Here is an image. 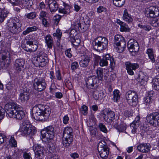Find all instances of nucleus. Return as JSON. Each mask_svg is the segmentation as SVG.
I'll use <instances>...</instances> for the list:
<instances>
[{
    "instance_id": "1",
    "label": "nucleus",
    "mask_w": 159,
    "mask_h": 159,
    "mask_svg": "<svg viewBox=\"0 0 159 159\" xmlns=\"http://www.w3.org/2000/svg\"><path fill=\"white\" fill-rule=\"evenodd\" d=\"M32 111L34 119L40 121H45L47 120L51 112V109L48 106L41 104L34 106Z\"/></svg>"
},
{
    "instance_id": "2",
    "label": "nucleus",
    "mask_w": 159,
    "mask_h": 159,
    "mask_svg": "<svg viewBox=\"0 0 159 159\" xmlns=\"http://www.w3.org/2000/svg\"><path fill=\"white\" fill-rule=\"evenodd\" d=\"M21 107L17 104H7L5 106L6 116L10 118L21 120L24 117L25 114Z\"/></svg>"
},
{
    "instance_id": "3",
    "label": "nucleus",
    "mask_w": 159,
    "mask_h": 159,
    "mask_svg": "<svg viewBox=\"0 0 159 159\" xmlns=\"http://www.w3.org/2000/svg\"><path fill=\"white\" fill-rule=\"evenodd\" d=\"M7 24L9 30L13 34H17L21 30V22L16 17L9 19Z\"/></svg>"
},
{
    "instance_id": "4",
    "label": "nucleus",
    "mask_w": 159,
    "mask_h": 159,
    "mask_svg": "<svg viewBox=\"0 0 159 159\" xmlns=\"http://www.w3.org/2000/svg\"><path fill=\"white\" fill-rule=\"evenodd\" d=\"M93 44L94 49L100 52L107 48L108 41L106 37L99 36L94 39Z\"/></svg>"
},
{
    "instance_id": "5",
    "label": "nucleus",
    "mask_w": 159,
    "mask_h": 159,
    "mask_svg": "<svg viewBox=\"0 0 159 159\" xmlns=\"http://www.w3.org/2000/svg\"><path fill=\"white\" fill-rule=\"evenodd\" d=\"M33 61L36 66L43 67L46 65L48 60L46 54L41 53L39 55L34 57Z\"/></svg>"
},
{
    "instance_id": "6",
    "label": "nucleus",
    "mask_w": 159,
    "mask_h": 159,
    "mask_svg": "<svg viewBox=\"0 0 159 159\" xmlns=\"http://www.w3.org/2000/svg\"><path fill=\"white\" fill-rule=\"evenodd\" d=\"M125 97L127 102L130 106H135L137 105L138 101L137 93L134 90H129L126 93Z\"/></svg>"
},
{
    "instance_id": "7",
    "label": "nucleus",
    "mask_w": 159,
    "mask_h": 159,
    "mask_svg": "<svg viewBox=\"0 0 159 159\" xmlns=\"http://www.w3.org/2000/svg\"><path fill=\"white\" fill-rule=\"evenodd\" d=\"M33 86L35 90L39 92H41L45 89L47 84L43 78L38 77L34 79Z\"/></svg>"
},
{
    "instance_id": "8",
    "label": "nucleus",
    "mask_w": 159,
    "mask_h": 159,
    "mask_svg": "<svg viewBox=\"0 0 159 159\" xmlns=\"http://www.w3.org/2000/svg\"><path fill=\"white\" fill-rule=\"evenodd\" d=\"M41 134L43 139H46L48 141L52 140L54 135V128L52 126L45 128L41 132Z\"/></svg>"
},
{
    "instance_id": "9",
    "label": "nucleus",
    "mask_w": 159,
    "mask_h": 159,
    "mask_svg": "<svg viewBox=\"0 0 159 159\" xmlns=\"http://www.w3.org/2000/svg\"><path fill=\"white\" fill-rule=\"evenodd\" d=\"M114 43L116 46L119 52H123L126 46V43L124 38L121 35H116L114 38Z\"/></svg>"
},
{
    "instance_id": "10",
    "label": "nucleus",
    "mask_w": 159,
    "mask_h": 159,
    "mask_svg": "<svg viewBox=\"0 0 159 159\" xmlns=\"http://www.w3.org/2000/svg\"><path fill=\"white\" fill-rule=\"evenodd\" d=\"M147 122L153 126H159V112H155L147 115L146 117Z\"/></svg>"
},
{
    "instance_id": "11",
    "label": "nucleus",
    "mask_w": 159,
    "mask_h": 159,
    "mask_svg": "<svg viewBox=\"0 0 159 159\" xmlns=\"http://www.w3.org/2000/svg\"><path fill=\"white\" fill-rule=\"evenodd\" d=\"M33 149L35 159H43L44 150L43 147L39 144H35L33 146Z\"/></svg>"
},
{
    "instance_id": "12",
    "label": "nucleus",
    "mask_w": 159,
    "mask_h": 159,
    "mask_svg": "<svg viewBox=\"0 0 159 159\" xmlns=\"http://www.w3.org/2000/svg\"><path fill=\"white\" fill-rule=\"evenodd\" d=\"M108 62H110V65L112 67L115 66V63L114 59L111 57L109 54H107L103 57L102 59H100L99 65L101 66H107Z\"/></svg>"
},
{
    "instance_id": "13",
    "label": "nucleus",
    "mask_w": 159,
    "mask_h": 159,
    "mask_svg": "<svg viewBox=\"0 0 159 159\" xmlns=\"http://www.w3.org/2000/svg\"><path fill=\"white\" fill-rule=\"evenodd\" d=\"M147 16L150 18H155L159 15V7L151 6L146 10Z\"/></svg>"
},
{
    "instance_id": "14",
    "label": "nucleus",
    "mask_w": 159,
    "mask_h": 159,
    "mask_svg": "<svg viewBox=\"0 0 159 159\" xmlns=\"http://www.w3.org/2000/svg\"><path fill=\"white\" fill-rule=\"evenodd\" d=\"M102 116L105 121L111 123L115 119V113L113 111L107 109L103 112Z\"/></svg>"
},
{
    "instance_id": "15",
    "label": "nucleus",
    "mask_w": 159,
    "mask_h": 159,
    "mask_svg": "<svg viewBox=\"0 0 159 159\" xmlns=\"http://www.w3.org/2000/svg\"><path fill=\"white\" fill-rule=\"evenodd\" d=\"M125 65L127 73L129 75H133L134 74L133 71L135 70L139 67V65L138 63H132L129 61L125 62Z\"/></svg>"
},
{
    "instance_id": "16",
    "label": "nucleus",
    "mask_w": 159,
    "mask_h": 159,
    "mask_svg": "<svg viewBox=\"0 0 159 159\" xmlns=\"http://www.w3.org/2000/svg\"><path fill=\"white\" fill-rule=\"evenodd\" d=\"M0 56L2 57V63L3 66H5L6 64L9 65L11 59L10 52L7 50L2 51L0 53Z\"/></svg>"
},
{
    "instance_id": "17",
    "label": "nucleus",
    "mask_w": 159,
    "mask_h": 159,
    "mask_svg": "<svg viewBox=\"0 0 159 159\" xmlns=\"http://www.w3.org/2000/svg\"><path fill=\"white\" fill-rule=\"evenodd\" d=\"M127 46L130 52H138L139 48L138 43L133 39H131L129 41Z\"/></svg>"
},
{
    "instance_id": "18",
    "label": "nucleus",
    "mask_w": 159,
    "mask_h": 159,
    "mask_svg": "<svg viewBox=\"0 0 159 159\" xmlns=\"http://www.w3.org/2000/svg\"><path fill=\"white\" fill-rule=\"evenodd\" d=\"M20 131L25 134H29L32 132V129L30 123L28 121H25L22 123L20 129Z\"/></svg>"
},
{
    "instance_id": "19",
    "label": "nucleus",
    "mask_w": 159,
    "mask_h": 159,
    "mask_svg": "<svg viewBox=\"0 0 159 159\" xmlns=\"http://www.w3.org/2000/svg\"><path fill=\"white\" fill-rule=\"evenodd\" d=\"M97 79L95 75L91 76L85 79L86 84L88 88L93 89L97 82Z\"/></svg>"
},
{
    "instance_id": "20",
    "label": "nucleus",
    "mask_w": 159,
    "mask_h": 159,
    "mask_svg": "<svg viewBox=\"0 0 159 159\" xmlns=\"http://www.w3.org/2000/svg\"><path fill=\"white\" fill-rule=\"evenodd\" d=\"M25 64V61L23 59H17L15 61L14 66L16 70L19 71L23 69Z\"/></svg>"
},
{
    "instance_id": "21",
    "label": "nucleus",
    "mask_w": 159,
    "mask_h": 159,
    "mask_svg": "<svg viewBox=\"0 0 159 159\" xmlns=\"http://www.w3.org/2000/svg\"><path fill=\"white\" fill-rule=\"evenodd\" d=\"M151 146L149 144L141 143L138 146L137 149L139 152L143 153H147L150 150Z\"/></svg>"
},
{
    "instance_id": "22",
    "label": "nucleus",
    "mask_w": 159,
    "mask_h": 159,
    "mask_svg": "<svg viewBox=\"0 0 159 159\" xmlns=\"http://www.w3.org/2000/svg\"><path fill=\"white\" fill-rule=\"evenodd\" d=\"M63 137L73 139V133L72 128L69 127H65L63 132Z\"/></svg>"
},
{
    "instance_id": "23",
    "label": "nucleus",
    "mask_w": 159,
    "mask_h": 159,
    "mask_svg": "<svg viewBox=\"0 0 159 159\" xmlns=\"http://www.w3.org/2000/svg\"><path fill=\"white\" fill-rule=\"evenodd\" d=\"M24 49L27 52H34L38 48V44H27L26 43L25 47H23Z\"/></svg>"
},
{
    "instance_id": "24",
    "label": "nucleus",
    "mask_w": 159,
    "mask_h": 159,
    "mask_svg": "<svg viewBox=\"0 0 159 159\" xmlns=\"http://www.w3.org/2000/svg\"><path fill=\"white\" fill-rule=\"evenodd\" d=\"M140 117L138 116L136 117L134 121L130 124V126L132 129V133L134 134L136 130L139 125Z\"/></svg>"
},
{
    "instance_id": "25",
    "label": "nucleus",
    "mask_w": 159,
    "mask_h": 159,
    "mask_svg": "<svg viewBox=\"0 0 159 159\" xmlns=\"http://www.w3.org/2000/svg\"><path fill=\"white\" fill-rule=\"evenodd\" d=\"M48 3V6L51 12H55L57 10L59 7V5L56 1L54 0H49Z\"/></svg>"
},
{
    "instance_id": "26",
    "label": "nucleus",
    "mask_w": 159,
    "mask_h": 159,
    "mask_svg": "<svg viewBox=\"0 0 159 159\" xmlns=\"http://www.w3.org/2000/svg\"><path fill=\"white\" fill-rule=\"evenodd\" d=\"M90 57L88 56H84V58L82 59L79 62L80 67L83 68H86L88 65L89 62L90 61Z\"/></svg>"
},
{
    "instance_id": "27",
    "label": "nucleus",
    "mask_w": 159,
    "mask_h": 159,
    "mask_svg": "<svg viewBox=\"0 0 159 159\" xmlns=\"http://www.w3.org/2000/svg\"><path fill=\"white\" fill-rule=\"evenodd\" d=\"M112 125L113 127L116 128L119 132H123L126 130L127 128L126 124L124 123L118 125L116 122H114Z\"/></svg>"
},
{
    "instance_id": "28",
    "label": "nucleus",
    "mask_w": 159,
    "mask_h": 159,
    "mask_svg": "<svg viewBox=\"0 0 159 159\" xmlns=\"http://www.w3.org/2000/svg\"><path fill=\"white\" fill-rule=\"evenodd\" d=\"M139 81L142 85H145L147 84L148 80V76L143 72H140L139 75Z\"/></svg>"
},
{
    "instance_id": "29",
    "label": "nucleus",
    "mask_w": 159,
    "mask_h": 159,
    "mask_svg": "<svg viewBox=\"0 0 159 159\" xmlns=\"http://www.w3.org/2000/svg\"><path fill=\"white\" fill-rule=\"evenodd\" d=\"M100 157L103 159L107 158L109 153V150L108 147H105L103 149L98 151Z\"/></svg>"
},
{
    "instance_id": "30",
    "label": "nucleus",
    "mask_w": 159,
    "mask_h": 159,
    "mask_svg": "<svg viewBox=\"0 0 159 159\" xmlns=\"http://www.w3.org/2000/svg\"><path fill=\"white\" fill-rule=\"evenodd\" d=\"M28 36L29 37V39L26 41V43L38 44V38L34 34H31L28 35Z\"/></svg>"
},
{
    "instance_id": "31",
    "label": "nucleus",
    "mask_w": 159,
    "mask_h": 159,
    "mask_svg": "<svg viewBox=\"0 0 159 159\" xmlns=\"http://www.w3.org/2000/svg\"><path fill=\"white\" fill-rule=\"evenodd\" d=\"M123 19L125 21L130 23L133 21V19L130 15L128 13L127 9L124 10L122 17Z\"/></svg>"
},
{
    "instance_id": "32",
    "label": "nucleus",
    "mask_w": 159,
    "mask_h": 159,
    "mask_svg": "<svg viewBox=\"0 0 159 159\" xmlns=\"http://www.w3.org/2000/svg\"><path fill=\"white\" fill-rule=\"evenodd\" d=\"M29 99V93L26 92H24L20 94L19 99L22 102L27 101Z\"/></svg>"
},
{
    "instance_id": "33",
    "label": "nucleus",
    "mask_w": 159,
    "mask_h": 159,
    "mask_svg": "<svg viewBox=\"0 0 159 159\" xmlns=\"http://www.w3.org/2000/svg\"><path fill=\"white\" fill-rule=\"evenodd\" d=\"M45 40L48 48H52L53 45V40L52 37L50 35H48L45 37Z\"/></svg>"
},
{
    "instance_id": "34",
    "label": "nucleus",
    "mask_w": 159,
    "mask_h": 159,
    "mask_svg": "<svg viewBox=\"0 0 159 159\" xmlns=\"http://www.w3.org/2000/svg\"><path fill=\"white\" fill-rule=\"evenodd\" d=\"M73 141V139L66 138L63 137L62 143L64 147H68Z\"/></svg>"
},
{
    "instance_id": "35",
    "label": "nucleus",
    "mask_w": 159,
    "mask_h": 159,
    "mask_svg": "<svg viewBox=\"0 0 159 159\" xmlns=\"http://www.w3.org/2000/svg\"><path fill=\"white\" fill-rule=\"evenodd\" d=\"M38 29V28L36 26L29 27L23 32V34L24 35H25L29 33L36 31Z\"/></svg>"
},
{
    "instance_id": "36",
    "label": "nucleus",
    "mask_w": 159,
    "mask_h": 159,
    "mask_svg": "<svg viewBox=\"0 0 159 159\" xmlns=\"http://www.w3.org/2000/svg\"><path fill=\"white\" fill-rule=\"evenodd\" d=\"M64 4L66 8H59L58 11L60 13L66 14L69 13L70 7L68 5L64 3Z\"/></svg>"
},
{
    "instance_id": "37",
    "label": "nucleus",
    "mask_w": 159,
    "mask_h": 159,
    "mask_svg": "<svg viewBox=\"0 0 159 159\" xmlns=\"http://www.w3.org/2000/svg\"><path fill=\"white\" fill-rule=\"evenodd\" d=\"M147 53L149 59L152 62H154L155 61V59L154 58L153 50L151 48L148 49L147 51Z\"/></svg>"
},
{
    "instance_id": "38",
    "label": "nucleus",
    "mask_w": 159,
    "mask_h": 159,
    "mask_svg": "<svg viewBox=\"0 0 159 159\" xmlns=\"http://www.w3.org/2000/svg\"><path fill=\"white\" fill-rule=\"evenodd\" d=\"M70 40L74 45L75 46H78L81 42L79 38L74 37L70 38Z\"/></svg>"
},
{
    "instance_id": "39",
    "label": "nucleus",
    "mask_w": 159,
    "mask_h": 159,
    "mask_svg": "<svg viewBox=\"0 0 159 159\" xmlns=\"http://www.w3.org/2000/svg\"><path fill=\"white\" fill-rule=\"evenodd\" d=\"M113 2L114 5L116 6L120 7L125 4V0H113Z\"/></svg>"
},
{
    "instance_id": "40",
    "label": "nucleus",
    "mask_w": 159,
    "mask_h": 159,
    "mask_svg": "<svg viewBox=\"0 0 159 159\" xmlns=\"http://www.w3.org/2000/svg\"><path fill=\"white\" fill-rule=\"evenodd\" d=\"M120 92L118 90H115L113 91V100L114 102H118L119 101L120 96Z\"/></svg>"
},
{
    "instance_id": "41",
    "label": "nucleus",
    "mask_w": 159,
    "mask_h": 159,
    "mask_svg": "<svg viewBox=\"0 0 159 159\" xmlns=\"http://www.w3.org/2000/svg\"><path fill=\"white\" fill-rule=\"evenodd\" d=\"M103 69L101 67L98 68L96 70L97 77L100 80H102L103 77Z\"/></svg>"
},
{
    "instance_id": "42",
    "label": "nucleus",
    "mask_w": 159,
    "mask_h": 159,
    "mask_svg": "<svg viewBox=\"0 0 159 159\" xmlns=\"http://www.w3.org/2000/svg\"><path fill=\"white\" fill-rule=\"evenodd\" d=\"M0 14V23H2L7 16L8 13L5 10L1 11Z\"/></svg>"
},
{
    "instance_id": "43",
    "label": "nucleus",
    "mask_w": 159,
    "mask_h": 159,
    "mask_svg": "<svg viewBox=\"0 0 159 159\" xmlns=\"http://www.w3.org/2000/svg\"><path fill=\"white\" fill-rule=\"evenodd\" d=\"M152 85L154 89L156 90H159V79H153L152 80Z\"/></svg>"
},
{
    "instance_id": "44",
    "label": "nucleus",
    "mask_w": 159,
    "mask_h": 159,
    "mask_svg": "<svg viewBox=\"0 0 159 159\" xmlns=\"http://www.w3.org/2000/svg\"><path fill=\"white\" fill-rule=\"evenodd\" d=\"M120 26V30L121 32H129L130 30V29L128 25L125 23L122 24Z\"/></svg>"
},
{
    "instance_id": "45",
    "label": "nucleus",
    "mask_w": 159,
    "mask_h": 159,
    "mask_svg": "<svg viewBox=\"0 0 159 159\" xmlns=\"http://www.w3.org/2000/svg\"><path fill=\"white\" fill-rule=\"evenodd\" d=\"M106 142L103 140H101L100 141L98 145V151L101 149H103L105 147H107V146L106 145Z\"/></svg>"
},
{
    "instance_id": "46",
    "label": "nucleus",
    "mask_w": 159,
    "mask_h": 159,
    "mask_svg": "<svg viewBox=\"0 0 159 159\" xmlns=\"http://www.w3.org/2000/svg\"><path fill=\"white\" fill-rule=\"evenodd\" d=\"M107 9L102 6H99L97 9V12L98 14L107 13Z\"/></svg>"
},
{
    "instance_id": "47",
    "label": "nucleus",
    "mask_w": 159,
    "mask_h": 159,
    "mask_svg": "<svg viewBox=\"0 0 159 159\" xmlns=\"http://www.w3.org/2000/svg\"><path fill=\"white\" fill-rule=\"evenodd\" d=\"M25 16L28 19L33 20L36 18L37 13L35 12H32L25 14Z\"/></svg>"
},
{
    "instance_id": "48",
    "label": "nucleus",
    "mask_w": 159,
    "mask_h": 159,
    "mask_svg": "<svg viewBox=\"0 0 159 159\" xmlns=\"http://www.w3.org/2000/svg\"><path fill=\"white\" fill-rule=\"evenodd\" d=\"M98 127L101 131L105 133H107V130L106 127L102 123H99L98 124Z\"/></svg>"
},
{
    "instance_id": "49",
    "label": "nucleus",
    "mask_w": 159,
    "mask_h": 159,
    "mask_svg": "<svg viewBox=\"0 0 159 159\" xmlns=\"http://www.w3.org/2000/svg\"><path fill=\"white\" fill-rule=\"evenodd\" d=\"M49 89L50 92L52 94H55V93L58 91L59 90V89L56 87L54 84H51Z\"/></svg>"
},
{
    "instance_id": "50",
    "label": "nucleus",
    "mask_w": 159,
    "mask_h": 159,
    "mask_svg": "<svg viewBox=\"0 0 159 159\" xmlns=\"http://www.w3.org/2000/svg\"><path fill=\"white\" fill-rule=\"evenodd\" d=\"M150 24L154 27H159V18H154L152 20Z\"/></svg>"
},
{
    "instance_id": "51",
    "label": "nucleus",
    "mask_w": 159,
    "mask_h": 159,
    "mask_svg": "<svg viewBox=\"0 0 159 159\" xmlns=\"http://www.w3.org/2000/svg\"><path fill=\"white\" fill-rule=\"evenodd\" d=\"M138 26L146 31H149L151 29V27L150 25H147L139 24Z\"/></svg>"
},
{
    "instance_id": "52",
    "label": "nucleus",
    "mask_w": 159,
    "mask_h": 159,
    "mask_svg": "<svg viewBox=\"0 0 159 159\" xmlns=\"http://www.w3.org/2000/svg\"><path fill=\"white\" fill-rule=\"evenodd\" d=\"M95 96L96 97L95 99L97 100H101L105 97V95L103 92H101L100 93L97 92Z\"/></svg>"
},
{
    "instance_id": "53",
    "label": "nucleus",
    "mask_w": 159,
    "mask_h": 159,
    "mask_svg": "<svg viewBox=\"0 0 159 159\" xmlns=\"http://www.w3.org/2000/svg\"><path fill=\"white\" fill-rule=\"evenodd\" d=\"M15 84L13 81L9 82L6 85V89L8 90H12L15 87Z\"/></svg>"
},
{
    "instance_id": "54",
    "label": "nucleus",
    "mask_w": 159,
    "mask_h": 159,
    "mask_svg": "<svg viewBox=\"0 0 159 159\" xmlns=\"http://www.w3.org/2000/svg\"><path fill=\"white\" fill-rule=\"evenodd\" d=\"M144 103L146 105H150L152 102V99L150 96H147L144 98Z\"/></svg>"
},
{
    "instance_id": "55",
    "label": "nucleus",
    "mask_w": 159,
    "mask_h": 159,
    "mask_svg": "<svg viewBox=\"0 0 159 159\" xmlns=\"http://www.w3.org/2000/svg\"><path fill=\"white\" fill-rule=\"evenodd\" d=\"M22 4L24 5L26 7H31L32 4V1L29 0H22Z\"/></svg>"
},
{
    "instance_id": "56",
    "label": "nucleus",
    "mask_w": 159,
    "mask_h": 159,
    "mask_svg": "<svg viewBox=\"0 0 159 159\" xmlns=\"http://www.w3.org/2000/svg\"><path fill=\"white\" fill-rule=\"evenodd\" d=\"M80 111L83 115H86L88 113V107L85 105H83L80 109Z\"/></svg>"
},
{
    "instance_id": "57",
    "label": "nucleus",
    "mask_w": 159,
    "mask_h": 159,
    "mask_svg": "<svg viewBox=\"0 0 159 159\" xmlns=\"http://www.w3.org/2000/svg\"><path fill=\"white\" fill-rule=\"evenodd\" d=\"M73 25L75 29H79L80 28H81L80 22L79 20H77V21H75L73 24Z\"/></svg>"
},
{
    "instance_id": "58",
    "label": "nucleus",
    "mask_w": 159,
    "mask_h": 159,
    "mask_svg": "<svg viewBox=\"0 0 159 159\" xmlns=\"http://www.w3.org/2000/svg\"><path fill=\"white\" fill-rule=\"evenodd\" d=\"M61 35L62 33L59 29L57 30L56 33H54L53 34V36L57 37L58 39L61 38Z\"/></svg>"
},
{
    "instance_id": "59",
    "label": "nucleus",
    "mask_w": 159,
    "mask_h": 159,
    "mask_svg": "<svg viewBox=\"0 0 159 159\" xmlns=\"http://www.w3.org/2000/svg\"><path fill=\"white\" fill-rule=\"evenodd\" d=\"M79 66V64L77 62H72L71 65V69L73 71L77 69Z\"/></svg>"
},
{
    "instance_id": "60",
    "label": "nucleus",
    "mask_w": 159,
    "mask_h": 159,
    "mask_svg": "<svg viewBox=\"0 0 159 159\" xmlns=\"http://www.w3.org/2000/svg\"><path fill=\"white\" fill-rule=\"evenodd\" d=\"M47 15V13L45 11H42L40 12L39 14V19H42L45 18L46 17Z\"/></svg>"
},
{
    "instance_id": "61",
    "label": "nucleus",
    "mask_w": 159,
    "mask_h": 159,
    "mask_svg": "<svg viewBox=\"0 0 159 159\" xmlns=\"http://www.w3.org/2000/svg\"><path fill=\"white\" fill-rule=\"evenodd\" d=\"M10 143L11 146L13 147H17V143L16 140L13 137H11L10 140Z\"/></svg>"
},
{
    "instance_id": "62",
    "label": "nucleus",
    "mask_w": 159,
    "mask_h": 159,
    "mask_svg": "<svg viewBox=\"0 0 159 159\" xmlns=\"http://www.w3.org/2000/svg\"><path fill=\"white\" fill-rule=\"evenodd\" d=\"M6 137L5 135L2 134H0V144L3 143L6 141Z\"/></svg>"
},
{
    "instance_id": "63",
    "label": "nucleus",
    "mask_w": 159,
    "mask_h": 159,
    "mask_svg": "<svg viewBox=\"0 0 159 159\" xmlns=\"http://www.w3.org/2000/svg\"><path fill=\"white\" fill-rule=\"evenodd\" d=\"M31 154L30 153L24 152L23 157L25 159H32Z\"/></svg>"
},
{
    "instance_id": "64",
    "label": "nucleus",
    "mask_w": 159,
    "mask_h": 159,
    "mask_svg": "<svg viewBox=\"0 0 159 159\" xmlns=\"http://www.w3.org/2000/svg\"><path fill=\"white\" fill-rule=\"evenodd\" d=\"M55 75L57 80H61L62 78L61 74L59 70H56L55 73Z\"/></svg>"
}]
</instances>
